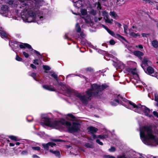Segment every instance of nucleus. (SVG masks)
Masks as SVG:
<instances>
[{"mask_svg":"<svg viewBox=\"0 0 158 158\" xmlns=\"http://www.w3.org/2000/svg\"><path fill=\"white\" fill-rule=\"evenodd\" d=\"M102 15L104 18H106L109 16L108 13L106 11H104L102 12Z\"/></svg>","mask_w":158,"mask_h":158,"instance_id":"obj_34","label":"nucleus"},{"mask_svg":"<svg viewBox=\"0 0 158 158\" xmlns=\"http://www.w3.org/2000/svg\"><path fill=\"white\" fill-rule=\"evenodd\" d=\"M69 35L68 34H66L64 35V38L66 39H69V38L68 37Z\"/></svg>","mask_w":158,"mask_h":158,"instance_id":"obj_50","label":"nucleus"},{"mask_svg":"<svg viewBox=\"0 0 158 158\" xmlns=\"http://www.w3.org/2000/svg\"><path fill=\"white\" fill-rule=\"evenodd\" d=\"M67 115L70 118L69 119L70 120H74L76 119L75 117L71 114H68Z\"/></svg>","mask_w":158,"mask_h":158,"instance_id":"obj_31","label":"nucleus"},{"mask_svg":"<svg viewBox=\"0 0 158 158\" xmlns=\"http://www.w3.org/2000/svg\"><path fill=\"white\" fill-rule=\"evenodd\" d=\"M128 69V71H129V72L131 73L133 75L135 76V77H138V75L135 69Z\"/></svg>","mask_w":158,"mask_h":158,"instance_id":"obj_19","label":"nucleus"},{"mask_svg":"<svg viewBox=\"0 0 158 158\" xmlns=\"http://www.w3.org/2000/svg\"><path fill=\"white\" fill-rule=\"evenodd\" d=\"M86 69H87V70L88 71H90L91 69L90 68H87Z\"/></svg>","mask_w":158,"mask_h":158,"instance_id":"obj_64","label":"nucleus"},{"mask_svg":"<svg viewBox=\"0 0 158 158\" xmlns=\"http://www.w3.org/2000/svg\"><path fill=\"white\" fill-rule=\"evenodd\" d=\"M155 100L156 101L158 100V95L156 94L155 95Z\"/></svg>","mask_w":158,"mask_h":158,"instance_id":"obj_46","label":"nucleus"},{"mask_svg":"<svg viewBox=\"0 0 158 158\" xmlns=\"http://www.w3.org/2000/svg\"><path fill=\"white\" fill-rule=\"evenodd\" d=\"M81 15L83 16H85L87 14V11L86 9H81Z\"/></svg>","mask_w":158,"mask_h":158,"instance_id":"obj_29","label":"nucleus"},{"mask_svg":"<svg viewBox=\"0 0 158 158\" xmlns=\"http://www.w3.org/2000/svg\"><path fill=\"white\" fill-rule=\"evenodd\" d=\"M137 28L134 26H133L129 30L130 31L137 32Z\"/></svg>","mask_w":158,"mask_h":158,"instance_id":"obj_33","label":"nucleus"},{"mask_svg":"<svg viewBox=\"0 0 158 158\" xmlns=\"http://www.w3.org/2000/svg\"><path fill=\"white\" fill-rule=\"evenodd\" d=\"M110 104L114 106L116 105L117 104H120L128 109L137 113L144 114L149 118L153 117L152 114L154 116L158 118V113L156 111H154L152 113V109L150 110L145 106L141 105L140 103L136 104L126 99H123L120 94H116L113 95Z\"/></svg>","mask_w":158,"mask_h":158,"instance_id":"obj_2","label":"nucleus"},{"mask_svg":"<svg viewBox=\"0 0 158 158\" xmlns=\"http://www.w3.org/2000/svg\"><path fill=\"white\" fill-rule=\"evenodd\" d=\"M129 35L130 36L134 38H136L138 36H140V35L139 33H135L134 32L130 31Z\"/></svg>","mask_w":158,"mask_h":158,"instance_id":"obj_22","label":"nucleus"},{"mask_svg":"<svg viewBox=\"0 0 158 158\" xmlns=\"http://www.w3.org/2000/svg\"><path fill=\"white\" fill-rule=\"evenodd\" d=\"M110 44L111 45H114L115 43V42L113 40H111L109 41Z\"/></svg>","mask_w":158,"mask_h":158,"instance_id":"obj_45","label":"nucleus"},{"mask_svg":"<svg viewBox=\"0 0 158 158\" xmlns=\"http://www.w3.org/2000/svg\"><path fill=\"white\" fill-rule=\"evenodd\" d=\"M102 27L105 29L107 32L111 35L114 37H115V34L113 31L110 30L107 27L104 25H102Z\"/></svg>","mask_w":158,"mask_h":158,"instance_id":"obj_18","label":"nucleus"},{"mask_svg":"<svg viewBox=\"0 0 158 158\" xmlns=\"http://www.w3.org/2000/svg\"><path fill=\"white\" fill-rule=\"evenodd\" d=\"M9 138L12 140H17V138L16 137L14 136H10Z\"/></svg>","mask_w":158,"mask_h":158,"instance_id":"obj_41","label":"nucleus"},{"mask_svg":"<svg viewBox=\"0 0 158 158\" xmlns=\"http://www.w3.org/2000/svg\"><path fill=\"white\" fill-rule=\"evenodd\" d=\"M75 29L77 32L80 33V35L78 34L74 36V37L75 39H77L81 37L83 38L85 37V36L83 32H81V29L78 23H77L76 25Z\"/></svg>","mask_w":158,"mask_h":158,"instance_id":"obj_7","label":"nucleus"},{"mask_svg":"<svg viewBox=\"0 0 158 158\" xmlns=\"http://www.w3.org/2000/svg\"><path fill=\"white\" fill-rule=\"evenodd\" d=\"M43 69L45 70H49L51 69L50 67L48 65H43Z\"/></svg>","mask_w":158,"mask_h":158,"instance_id":"obj_35","label":"nucleus"},{"mask_svg":"<svg viewBox=\"0 0 158 158\" xmlns=\"http://www.w3.org/2000/svg\"><path fill=\"white\" fill-rule=\"evenodd\" d=\"M98 8H99L100 9H101V5L99 3H98Z\"/></svg>","mask_w":158,"mask_h":158,"instance_id":"obj_56","label":"nucleus"},{"mask_svg":"<svg viewBox=\"0 0 158 158\" xmlns=\"http://www.w3.org/2000/svg\"><path fill=\"white\" fill-rule=\"evenodd\" d=\"M104 158H115V157L111 155H105L103 156Z\"/></svg>","mask_w":158,"mask_h":158,"instance_id":"obj_36","label":"nucleus"},{"mask_svg":"<svg viewBox=\"0 0 158 158\" xmlns=\"http://www.w3.org/2000/svg\"><path fill=\"white\" fill-rule=\"evenodd\" d=\"M19 2L9 0L10 5L14 4L15 6L19 7L21 10L22 18L25 22H36L40 24L45 21V16L43 11L38 10L39 7L35 2L28 0H18Z\"/></svg>","mask_w":158,"mask_h":158,"instance_id":"obj_1","label":"nucleus"},{"mask_svg":"<svg viewBox=\"0 0 158 158\" xmlns=\"http://www.w3.org/2000/svg\"><path fill=\"white\" fill-rule=\"evenodd\" d=\"M96 142L97 143H98V144H99L100 145H102L103 144V143L100 141L99 139H97L96 140Z\"/></svg>","mask_w":158,"mask_h":158,"instance_id":"obj_42","label":"nucleus"},{"mask_svg":"<svg viewBox=\"0 0 158 158\" xmlns=\"http://www.w3.org/2000/svg\"><path fill=\"white\" fill-rule=\"evenodd\" d=\"M30 76L32 77L34 80L36 81H39L40 80L39 79H37L36 78L37 77L36 74L35 73H32L31 75Z\"/></svg>","mask_w":158,"mask_h":158,"instance_id":"obj_30","label":"nucleus"},{"mask_svg":"<svg viewBox=\"0 0 158 158\" xmlns=\"http://www.w3.org/2000/svg\"><path fill=\"white\" fill-rule=\"evenodd\" d=\"M0 35L2 38H6L7 36V34L2 29L0 30Z\"/></svg>","mask_w":158,"mask_h":158,"instance_id":"obj_23","label":"nucleus"},{"mask_svg":"<svg viewBox=\"0 0 158 158\" xmlns=\"http://www.w3.org/2000/svg\"><path fill=\"white\" fill-rule=\"evenodd\" d=\"M107 87L106 84L102 85L101 86L96 84H94L91 85V88L89 89L86 92V94H82L77 93L76 94V97L82 104L86 105L91 99L93 96H98L101 95L103 90Z\"/></svg>","mask_w":158,"mask_h":158,"instance_id":"obj_4","label":"nucleus"},{"mask_svg":"<svg viewBox=\"0 0 158 158\" xmlns=\"http://www.w3.org/2000/svg\"><path fill=\"white\" fill-rule=\"evenodd\" d=\"M21 153H22V154L26 155V154H27V151H26V150H25V151H23L21 152Z\"/></svg>","mask_w":158,"mask_h":158,"instance_id":"obj_49","label":"nucleus"},{"mask_svg":"<svg viewBox=\"0 0 158 158\" xmlns=\"http://www.w3.org/2000/svg\"><path fill=\"white\" fill-rule=\"evenodd\" d=\"M9 45L12 48L13 50L15 51V50L19 48V43L16 42H12V41H11L10 42Z\"/></svg>","mask_w":158,"mask_h":158,"instance_id":"obj_12","label":"nucleus"},{"mask_svg":"<svg viewBox=\"0 0 158 158\" xmlns=\"http://www.w3.org/2000/svg\"><path fill=\"white\" fill-rule=\"evenodd\" d=\"M115 23L116 25H117L118 27H120L122 26L121 24H120V23H118L117 22H115Z\"/></svg>","mask_w":158,"mask_h":158,"instance_id":"obj_47","label":"nucleus"},{"mask_svg":"<svg viewBox=\"0 0 158 158\" xmlns=\"http://www.w3.org/2000/svg\"><path fill=\"white\" fill-rule=\"evenodd\" d=\"M20 144V143L18 142H16V144L18 146V145H19Z\"/></svg>","mask_w":158,"mask_h":158,"instance_id":"obj_61","label":"nucleus"},{"mask_svg":"<svg viewBox=\"0 0 158 158\" xmlns=\"http://www.w3.org/2000/svg\"><path fill=\"white\" fill-rule=\"evenodd\" d=\"M117 35L118 36V37H120V38H121L122 39H123V40H124L125 41H126V40L125 39V38H124V37L121 36L120 35H119V34H117Z\"/></svg>","mask_w":158,"mask_h":158,"instance_id":"obj_52","label":"nucleus"},{"mask_svg":"<svg viewBox=\"0 0 158 158\" xmlns=\"http://www.w3.org/2000/svg\"><path fill=\"white\" fill-rule=\"evenodd\" d=\"M55 145L54 143L52 142H49L47 144H43L42 146L45 149L48 150L49 146L52 147L53 146Z\"/></svg>","mask_w":158,"mask_h":158,"instance_id":"obj_16","label":"nucleus"},{"mask_svg":"<svg viewBox=\"0 0 158 158\" xmlns=\"http://www.w3.org/2000/svg\"><path fill=\"white\" fill-rule=\"evenodd\" d=\"M115 150V149L114 147H111L109 149V151L110 152H114Z\"/></svg>","mask_w":158,"mask_h":158,"instance_id":"obj_40","label":"nucleus"},{"mask_svg":"<svg viewBox=\"0 0 158 158\" xmlns=\"http://www.w3.org/2000/svg\"><path fill=\"white\" fill-rule=\"evenodd\" d=\"M31 148L33 150L37 151L40 150V149L39 147H32Z\"/></svg>","mask_w":158,"mask_h":158,"instance_id":"obj_37","label":"nucleus"},{"mask_svg":"<svg viewBox=\"0 0 158 158\" xmlns=\"http://www.w3.org/2000/svg\"><path fill=\"white\" fill-rule=\"evenodd\" d=\"M110 16L113 17L114 19H116V18L118 17V16L116 13L114 11L110 12Z\"/></svg>","mask_w":158,"mask_h":158,"instance_id":"obj_27","label":"nucleus"},{"mask_svg":"<svg viewBox=\"0 0 158 158\" xmlns=\"http://www.w3.org/2000/svg\"><path fill=\"white\" fill-rule=\"evenodd\" d=\"M138 47L139 48L142 49L143 48L142 46L141 45H139L138 46Z\"/></svg>","mask_w":158,"mask_h":158,"instance_id":"obj_57","label":"nucleus"},{"mask_svg":"<svg viewBox=\"0 0 158 158\" xmlns=\"http://www.w3.org/2000/svg\"><path fill=\"white\" fill-rule=\"evenodd\" d=\"M110 133V131H107L104 135H92V138L94 139L98 138L102 139H106L108 137V135Z\"/></svg>","mask_w":158,"mask_h":158,"instance_id":"obj_9","label":"nucleus"},{"mask_svg":"<svg viewBox=\"0 0 158 158\" xmlns=\"http://www.w3.org/2000/svg\"><path fill=\"white\" fill-rule=\"evenodd\" d=\"M41 118V121L44 122H41V124L43 127L47 126L56 129H62L64 126L71 133L77 131L80 127V124L77 121L74 122L72 125L71 123L64 119L52 122L49 117L45 114H42Z\"/></svg>","mask_w":158,"mask_h":158,"instance_id":"obj_3","label":"nucleus"},{"mask_svg":"<svg viewBox=\"0 0 158 158\" xmlns=\"http://www.w3.org/2000/svg\"><path fill=\"white\" fill-rule=\"evenodd\" d=\"M146 34L143 33L142 34V36L143 37H146Z\"/></svg>","mask_w":158,"mask_h":158,"instance_id":"obj_60","label":"nucleus"},{"mask_svg":"<svg viewBox=\"0 0 158 158\" xmlns=\"http://www.w3.org/2000/svg\"><path fill=\"white\" fill-rule=\"evenodd\" d=\"M82 2L80 0L77 2H75L74 3V6L75 7L79 8L82 6Z\"/></svg>","mask_w":158,"mask_h":158,"instance_id":"obj_20","label":"nucleus"},{"mask_svg":"<svg viewBox=\"0 0 158 158\" xmlns=\"http://www.w3.org/2000/svg\"><path fill=\"white\" fill-rule=\"evenodd\" d=\"M117 66L115 67H116V69L118 70L120 69V70L119 71H121L125 68L124 64L122 62L119 61H117Z\"/></svg>","mask_w":158,"mask_h":158,"instance_id":"obj_13","label":"nucleus"},{"mask_svg":"<svg viewBox=\"0 0 158 158\" xmlns=\"http://www.w3.org/2000/svg\"><path fill=\"white\" fill-rule=\"evenodd\" d=\"M30 66L32 69H35L36 68L35 66L33 64H31L30 65Z\"/></svg>","mask_w":158,"mask_h":158,"instance_id":"obj_51","label":"nucleus"},{"mask_svg":"<svg viewBox=\"0 0 158 158\" xmlns=\"http://www.w3.org/2000/svg\"><path fill=\"white\" fill-rule=\"evenodd\" d=\"M80 19L81 20H84L85 22L87 24L91 22V19L89 16H87L85 18L81 17Z\"/></svg>","mask_w":158,"mask_h":158,"instance_id":"obj_17","label":"nucleus"},{"mask_svg":"<svg viewBox=\"0 0 158 158\" xmlns=\"http://www.w3.org/2000/svg\"><path fill=\"white\" fill-rule=\"evenodd\" d=\"M51 76L54 77L57 82V84H54V85L60 90L61 93L65 94L66 95H69L72 92L70 88L66 85H64L62 83L58 82V80L57 78V75L55 73H52Z\"/></svg>","mask_w":158,"mask_h":158,"instance_id":"obj_6","label":"nucleus"},{"mask_svg":"<svg viewBox=\"0 0 158 158\" xmlns=\"http://www.w3.org/2000/svg\"><path fill=\"white\" fill-rule=\"evenodd\" d=\"M82 77L83 78H85V80H86V77H84V76H83L81 75V76H80V77Z\"/></svg>","mask_w":158,"mask_h":158,"instance_id":"obj_62","label":"nucleus"},{"mask_svg":"<svg viewBox=\"0 0 158 158\" xmlns=\"http://www.w3.org/2000/svg\"><path fill=\"white\" fill-rule=\"evenodd\" d=\"M91 13L93 14V15H95L96 14V12L94 10H92L91 11Z\"/></svg>","mask_w":158,"mask_h":158,"instance_id":"obj_53","label":"nucleus"},{"mask_svg":"<svg viewBox=\"0 0 158 158\" xmlns=\"http://www.w3.org/2000/svg\"><path fill=\"white\" fill-rule=\"evenodd\" d=\"M152 46L155 48L158 47V42L155 40H153L152 42Z\"/></svg>","mask_w":158,"mask_h":158,"instance_id":"obj_25","label":"nucleus"},{"mask_svg":"<svg viewBox=\"0 0 158 158\" xmlns=\"http://www.w3.org/2000/svg\"><path fill=\"white\" fill-rule=\"evenodd\" d=\"M151 62L149 60L148 58L144 57L142 61V64H141V66L144 70V69L145 68V67H147L148 65H151Z\"/></svg>","mask_w":158,"mask_h":158,"instance_id":"obj_10","label":"nucleus"},{"mask_svg":"<svg viewBox=\"0 0 158 158\" xmlns=\"http://www.w3.org/2000/svg\"><path fill=\"white\" fill-rule=\"evenodd\" d=\"M104 19L105 20V22L106 23H110V24H111L112 23V21H113V20L112 19H110L108 18V17L106 18H104Z\"/></svg>","mask_w":158,"mask_h":158,"instance_id":"obj_26","label":"nucleus"},{"mask_svg":"<svg viewBox=\"0 0 158 158\" xmlns=\"http://www.w3.org/2000/svg\"><path fill=\"white\" fill-rule=\"evenodd\" d=\"M147 71L148 73L150 75L154 73V71L152 67H148L147 68Z\"/></svg>","mask_w":158,"mask_h":158,"instance_id":"obj_24","label":"nucleus"},{"mask_svg":"<svg viewBox=\"0 0 158 158\" xmlns=\"http://www.w3.org/2000/svg\"><path fill=\"white\" fill-rule=\"evenodd\" d=\"M34 51L37 54L39 55H40V54L39 53V52H38V51H37L35 50H34Z\"/></svg>","mask_w":158,"mask_h":158,"instance_id":"obj_55","label":"nucleus"},{"mask_svg":"<svg viewBox=\"0 0 158 158\" xmlns=\"http://www.w3.org/2000/svg\"><path fill=\"white\" fill-rule=\"evenodd\" d=\"M15 59L19 61H21L22 60V59L17 55L16 56Z\"/></svg>","mask_w":158,"mask_h":158,"instance_id":"obj_38","label":"nucleus"},{"mask_svg":"<svg viewBox=\"0 0 158 158\" xmlns=\"http://www.w3.org/2000/svg\"><path fill=\"white\" fill-rule=\"evenodd\" d=\"M140 135L141 140L145 144L152 146L158 145V138L153 135L151 127L145 126L141 128Z\"/></svg>","mask_w":158,"mask_h":158,"instance_id":"obj_5","label":"nucleus"},{"mask_svg":"<svg viewBox=\"0 0 158 158\" xmlns=\"http://www.w3.org/2000/svg\"><path fill=\"white\" fill-rule=\"evenodd\" d=\"M32 157L34 158H40V157L36 155H33Z\"/></svg>","mask_w":158,"mask_h":158,"instance_id":"obj_54","label":"nucleus"},{"mask_svg":"<svg viewBox=\"0 0 158 158\" xmlns=\"http://www.w3.org/2000/svg\"><path fill=\"white\" fill-rule=\"evenodd\" d=\"M145 2H148L149 3H150L151 2L150 0H143Z\"/></svg>","mask_w":158,"mask_h":158,"instance_id":"obj_59","label":"nucleus"},{"mask_svg":"<svg viewBox=\"0 0 158 158\" xmlns=\"http://www.w3.org/2000/svg\"><path fill=\"white\" fill-rule=\"evenodd\" d=\"M42 87L44 89L52 91H55L56 90L55 88L52 85H43Z\"/></svg>","mask_w":158,"mask_h":158,"instance_id":"obj_11","label":"nucleus"},{"mask_svg":"<svg viewBox=\"0 0 158 158\" xmlns=\"http://www.w3.org/2000/svg\"><path fill=\"white\" fill-rule=\"evenodd\" d=\"M9 13L8 7L6 5H2L0 9V14L4 16L7 17Z\"/></svg>","mask_w":158,"mask_h":158,"instance_id":"obj_8","label":"nucleus"},{"mask_svg":"<svg viewBox=\"0 0 158 158\" xmlns=\"http://www.w3.org/2000/svg\"><path fill=\"white\" fill-rule=\"evenodd\" d=\"M88 132L94 135L93 134L96 132L98 130V129L96 128L91 126L87 128Z\"/></svg>","mask_w":158,"mask_h":158,"instance_id":"obj_14","label":"nucleus"},{"mask_svg":"<svg viewBox=\"0 0 158 158\" xmlns=\"http://www.w3.org/2000/svg\"><path fill=\"white\" fill-rule=\"evenodd\" d=\"M153 3L156 6L157 9L158 10V2H153Z\"/></svg>","mask_w":158,"mask_h":158,"instance_id":"obj_48","label":"nucleus"},{"mask_svg":"<svg viewBox=\"0 0 158 158\" xmlns=\"http://www.w3.org/2000/svg\"><path fill=\"white\" fill-rule=\"evenodd\" d=\"M23 54L24 55V56L26 58H27L29 57V54L27 53L26 52H24V51L23 52Z\"/></svg>","mask_w":158,"mask_h":158,"instance_id":"obj_39","label":"nucleus"},{"mask_svg":"<svg viewBox=\"0 0 158 158\" xmlns=\"http://www.w3.org/2000/svg\"><path fill=\"white\" fill-rule=\"evenodd\" d=\"M133 54L138 57H140L143 55V53L142 52L138 51H134L133 52Z\"/></svg>","mask_w":158,"mask_h":158,"instance_id":"obj_21","label":"nucleus"},{"mask_svg":"<svg viewBox=\"0 0 158 158\" xmlns=\"http://www.w3.org/2000/svg\"><path fill=\"white\" fill-rule=\"evenodd\" d=\"M85 146L87 148H92L93 147L92 144L87 143L85 144Z\"/></svg>","mask_w":158,"mask_h":158,"instance_id":"obj_32","label":"nucleus"},{"mask_svg":"<svg viewBox=\"0 0 158 158\" xmlns=\"http://www.w3.org/2000/svg\"><path fill=\"white\" fill-rule=\"evenodd\" d=\"M19 47H20L21 48H25V47H27L28 49H31L32 50H33L30 45L26 43L20 44L19 43Z\"/></svg>","mask_w":158,"mask_h":158,"instance_id":"obj_15","label":"nucleus"},{"mask_svg":"<svg viewBox=\"0 0 158 158\" xmlns=\"http://www.w3.org/2000/svg\"><path fill=\"white\" fill-rule=\"evenodd\" d=\"M9 145L10 146L13 147L15 145V144L13 143H10Z\"/></svg>","mask_w":158,"mask_h":158,"instance_id":"obj_58","label":"nucleus"},{"mask_svg":"<svg viewBox=\"0 0 158 158\" xmlns=\"http://www.w3.org/2000/svg\"><path fill=\"white\" fill-rule=\"evenodd\" d=\"M33 63L35 64H39V60L38 59H35L34 60Z\"/></svg>","mask_w":158,"mask_h":158,"instance_id":"obj_43","label":"nucleus"},{"mask_svg":"<svg viewBox=\"0 0 158 158\" xmlns=\"http://www.w3.org/2000/svg\"><path fill=\"white\" fill-rule=\"evenodd\" d=\"M102 50H98V52H99V53H101L102 52Z\"/></svg>","mask_w":158,"mask_h":158,"instance_id":"obj_63","label":"nucleus"},{"mask_svg":"<svg viewBox=\"0 0 158 158\" xmlns=\"http://www.w3.org/2000/svg\"><path fill=\"white\" fill-rule=\"evenodd\" d=\"M127 27L126 25H125L124 26V32L127 34Z\"/></svg>","mask_w":158,"mask_h":158,"instance_id":"obj_44","label":"nucleus"},{"mask_svg":"<svg viewBox=\"0 0 158 158\" xmlns=\"http://www.w3.org/2000/svg\"><path fill=\"white\" fill-rule=\"evenodd\" d=\"M50 152L54 154L56 156H58L60 155V152L57 151H53L52 150H50Z\"/></svg>","mask_w":158,"mask_h":158,"instance_id":"obj_28","label":"nucleus"}]
</instances>
